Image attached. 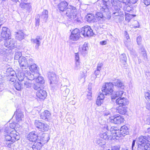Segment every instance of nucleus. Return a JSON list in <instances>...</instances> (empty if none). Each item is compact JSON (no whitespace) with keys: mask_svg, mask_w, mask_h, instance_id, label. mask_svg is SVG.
<instances>
[{"mask_svg":"<svg viewBox=\"0 0 150 150\" xmlns=\"http://www.w3.org/2000/svg\"><path fill=\"white\" fill-rule=\"evenodd\" d=\"M19 133L15 130H13L11 132L9 135L5 137V146L9 148L13 146V143L20 139Z\"/></svg>","mask_w":150,"mask_h":150,"instance_id":"f257e3e1","label":"nucleus"},{"mask_svg":"<svg viewBox=\"0 0 150 150\" xmlns=\"http://www.w3.org/2000/svg\"><path fill=\"white\" fill-rule=\"evenodd\" d=\"M18 61L21 68L23 70L26 69L30 67V64H32L33 59L30 58L28 60L25 57L22 56Z\"/></svg>","mask_w":150,"mask_h":150,"instance_id":"f03ea898","label":"nucleus"},{"mask_svg":"<svg viewBox=\"0 0 150 150\" xmlns=\"http://www.w3.org/2000/svg\"><path fill=\"white\" fill-rule=\"evenodd\" d=\"M65 13L69 19H73L76 17L77 11L75 7L69 5L66 9V12Z\"/></svg>","mask_w":150,"mask_h":150,"instance_id":"7ed1b4c3","label":"nucleus"},{"mask_svg":"<svg viewBox=\"0 0 150 150\" xmlns=\"http://www.w3.org/2000/svg\"><path fill=\"white\" fill-rule=\"evenodd\" d=\"M47 77L50 81V84L51 86L54 87L56 86L58 83L59 77L53 72H49L47 74Z\"/></svg>","mask_w":150,"mask_h":150,"instance_id":"20e7f679","label":"nucleus"},{"mask_svg":"<svg viewBox=\"0 0 150 150\" xmlns=\"http://www.w3.org/2000/svg\"><path fill=\"white\" fill-rule=\"evenodd\" d=\"M113 84L111 83H106L101 88L103 93L106 95H111L113 92Z\"/></svg>","mask_w":150,"mask_h":150,"instance_id":"39448f33","label":"nucleus"},{"mask_svg":"<svg viewBox=\"0 0 150 150\" xmlns=\"http://www.w3.org/2000/svg\"><path fill=\"white\" fill-rule=\"evenodd\" d=\"M121 5L117 4L115 6H112V16L115 19L116 18V17H119L123 15V11H121L120 9V7Z\"/></svg>","mask_w":150,"mask_h":150,"instance_id":"423d86ee","label":"nucleus"},{"mask_svg":"<svg viewBox=\"0 0 150 150\" xmlns=\"http://www.w3.org/2000/svg\"><path fill=\"white\" fill-rule=\"evenodd\" d=\"M108 120L110 122L115 124H120L124 121V119L123 117L118 115L111 116Z\"/></svg>","mask_w":150,"mask_h":150,"instance_id":"0eeeda50","label":"nucleus"},{"mask_svg":"<svg viewBox=\"0 0 150 150\" xmlns=\"http://www.w3.org/2000/svg\"><path fill=\"white\" fill-rule=\"evenodd\" d=\"M138 146H145L148 142H150V137L142 136L139 137L137 139Z\"/></svg>","mask_w":150,"mask_h":150,"instance_id":"6e6552de","label":"nucleus"},{"mask_svg":"<svg viewBox=\"0 0 150 150\" xmlns=\"http://www.w3.org/2000/svg\"><path fill=\"white\" fill-rule=\"evenodd\" d=\"M34 124L35 126L40 131L42 132L46 131L49 129V127L47 124L41 122L39 120H35Z\"/></svg>","mask_w":150,"mask_h":150,"instance_id":"1a4fd4ad","label":"nucleus"},{"mask_svg":"<svg viewBox=\"0 0 150 150\" xmlns=\"http://www.w3.org/2000/svg\"><path fill=\"white\" fill-rule=\"evenodd\" d=\"M81 34L83 35L85 37H88L92 36L94 33L92 30L89 26H86L81 28Z\"/></svg>","mask_w":150,"mask_h":150,"instance_id":"9d476101","label":"nucleus"},{"mask_svg":"<svg viewBox=\"0 0 150 150\" xmlns=\"http://www.w3.org/2000/svg\"><path fill=\"white\" fill-rule=\"evenodd\" d=\"M108 1V0H100L98 3L100 7V11L107 14L109 13V10L107 6Z\"/></svg>","mask_w":150,"mask_h":150,"instance_id":"9b49d317","label":"nucleus"},{"mask_svg":"<svg viewBox=\"0 0 150 150\" xmlns=\"http://www.w3.org/2000/svg\"><path fill=\"white\" fill-rule=\"evenodd\" d=\"M1 36L4 40H7V39H10L11 33L10 30L6 27H3L1 31Z\"/></svg>","mask_w":150,"mask_h":150,"instance_id":"f8f14e48","label":"nucleus"},{"mask_svg":"<svg viewBox=\"0 0 150 150\" xmlns=\"http://www.w3.org/2000/svg\"><path fill=\"white\" fill-rule=\"evenodd\" d=\"M80 34L81 32H79V30L78 28H76L71 32L70 36V39L72 40L77 41L81 37Z\"/></svg>","mask_w":150,"mask_h":150,"instance_id":"ddd939ff","label":"nucleus"},{"mask_svg":"<svg viewBox=\"0 0 150 150\" xmlns=\"http://www.w3.org/2000/svg\"><path fill=\"white\" fill-rule=\"evenodd\" d=\"M116 104L119 106H123L128 105L129 103L128 100L125 98H119L116 100Z\"/></svg>","mask_w":150,"mask_h":150,"instance_id":"4468645a","label":"nucleus"},{"mask_svg":"<svg viewBox=\"0 0 150 150\" xmlns=\"http://www.w3.org/2000/svg\"><path fill=\"white\" fill-rule=\"evenodd\" d=\"M26 73L25 74V79H28V80H34L35 77L38 76L39 75H38L36 74V73L32 72V73H31L29 71L26 70Z\"/></svg>","mask_w":150,"mask_h":150,"instance_id":"2eb2a0df","label":"nucleus"},{"mask_svg":"<svg viewBox=\"0 0 150 150\" xmlns=\"http://www.w3.org/2000/svg\"><path fill=\"white\" fill-rule=\"evenodd\" d=\"M15 41L13 39L8 40L5 42L4 46L8 48L13 49L16 47Z\"/></svg>","mask_w":150,"mask_h":150,"instance_id":"dca6fc26","label":"nucleus"},{"mask_svg":"<svg viewBox=\"0 0 150 150\" xmlns=\"http://www.w3.org/2000/svg\"><path fill=\"white\" fill-rule=\"evenodd\" d=\"M40 117L42 119L48 121L50 119L51 114L49 111L45 110L41 113Z\"/></svg>","mask_w":150,"mask_h":150,"instance_id":"f3484780","label":"nucleus"},{"mask_svg":"<svg viewBox=\"0 0 150 150\" xmlns=\"http://www.w3.org/2000/svg\"><path fill=\"white\" fill-rule=\"evenodd\" d=\"M38 138L37 133L35 132H32L29 133L28 136V139L30 141L35 142Z\"/></svg>","mask_w":150,"mask_h":150,"instance_id":"a211bd4d","label":"nucleus"},{"mask_svg":"<svg viewBox=\"0 0 150 150\" xmlns=\"http://www.w3.org/2000/svg\"><path fill=\"white\" fill-rule=\"evenodd\" d=\"M16 115V120L17 122H19L22 121L24 117V115L23 113L21 110H17L15 112Z\"/></svg>","mask_w":150,"mask_h":150,"instance_id":"6ab92c4d","label":"nucleus"},{"mask_svg":"<svg viewBox=\"0 0 150 150\" xmlns=\"http://www.w3.org/2000/svg\"><path fill=\"white\" fill-rule=\"evenodd\" d=\"M68 6V3L65 1H62L58 5V8L61 11L66 12L67 7Z\"/></svg>","mask_w":150,"mask_h":150,"instance_id":"aec40b11","label":"nucleus"},{"mask_svg":"<svg viewBox=\"0 0 150 150\" xmlns=\"http://www.w3.org/2000/svg\"><path fill=\"white\" fill-rule=\"evenodd\" d=\"M36 95L40 99L44 100L46 96L47 93L45 91L41 90L36 92Z\"/></svg>","mask_w":150,"mask_h":150,"instance_id":"412c9836","label":"nucleus"},{"mask_svg":"<svg viewBox=\"0 0 150 150\" xmlns=\"http://www.w3.org/2000/svg\"><path fill=\"white\" fill-rule=\"evenodd\" d=\"M42 146L41 143L39 140L35 142L32 147L30 148V150H40Z\"/></svg>","mask_w":150,"mask_h":150,"instance_id":"4be33fe9","label":"nucleus"},{"mask_svg":"<svg viewBox=\"0 0 150 150\" xmlns=\"http://www.w3.org/2000/svg\"><path fill=\"white\" fill-rule=\"evenodd\" d=\"M127 111L126 107H122V106H119L116 108V112L121 115L125 114Z\"/></svg>","mask_w":150,"mask_h":150,"instance_id":"5701e85b","label":"nucleus"},{"mask_svg":"<svg viewBox=\"0 0 150 150\" xmlns=\"http://www.w3.org/2000/svg\"><path fill=\"white\" fill-rule=\"evenodd\" d=\"M86 19L89 23H94L96 21V19L94 15L92 13H89L87 15Z\"/></svg>","mask_w":150,"mask_h":150,"instance_id":"b1692460","label":"nucleus"},{"mask_svg":"<svg viewBox=\"0 0 150 150\" xmlns=\"http://www.w3.org/2000/svg\"><path fill=\"white\" fill-rule=\"evenodd\" d=\"M48 11L47 10H44L42 12L40 16L42 21L46 22L48 18Z\"/></svg>","mask_w":150,"mask_h":150,"instance_id":"393cba45","label":"nucleus"},{"mask_svg":"<svg viewBox=\"0 0 150 150\" xmlns=\"http://www.w3.org/2000/svg\"><path fill=\"white\" fill-rule=\"evenodd\" d=\"M30 67L29 68L30 70L32 72L36 73V74L39 75V73L38 72L39 68L38 67V66L35 64H30Z\"/></svg>","mask_w":150,"mask_h":150,"instance_id":"a878e982","label":"nucleus"},{"mask_svg":"<svg viewBox=\"0 0 150 150\" xmlns=\"http://www.w3.org/2000/svg\"><path fill=\"white\" fill-rule=\"evenodd\" d=\"M88 49V44L85 43L81 48H80V51L81 53L84 55L87 53V51Z\"/></svg>","mask_w":150,"mask_h":150,"instance_id":"bb28decb","label":"nucleus"},{"mask_svg":"<svg viewBox=\"0 0 150 150\" xmlns=\"http://www.w3.org/2000/svg\"><path fill=\"white\" fill-rule=\"evenodd\" d=\"M19 6L21 8L27 10H30L32 8V6L30 3L21 2Z\"/></svg>","mask_w":150,"mask_h":150,"instance_id":"cd10ccee","label":"nucleus"},{"mask_svg":"<svg viewBox=\"0 0 150 150\" xmlns=\"http://www.w3.org/2000/svg\"><path fill=\"white\" fill-rule=\"evenodd\" d=\"M16 39L21 40L24 38V34L22 30H19L16 33Z\"/></svg>","mask_w":150,"mask_h":150,"instance_id":"c85d7f7f","label":"nucleus"},{"mask_svg":"<svg viewBox=\"0 0 150 150\" xmlns=\"http://www.w3.org/2000/svg\"><path fill=\"white\" fill-rule=\"evenodd\" d=\"M42 40V39L40 36H37L35 39H31V41L33 43L36 44V47H38L40 45L41 42L40 41Z\"/></svg>","mask_w":150,"mask_h":150,"instance_id":"c756f323","label":"nucleus"},{"mask_svg":"<svg viewBox=\"0 0 150 150\" xmlns=\"http://www.w3.org/2000/svg\"><path fill=\"white\" fill-rule=\"evenodd\" d=\"M128 130V127L125 125L122 126L120 129V130L122 135L125 136L127 134L129 133Z\"/></svg>","mask_w":150,"mask_h":150,"instance_id":"7c9ffc66","label":"nucleus"},{"mask_svg":"<svg viewBox=\"0 0 150 150\" xmlns=\"http://www.w3.org/2000/svg\"><path fill=\"white\" fill-rule=\"evenodd\" d=\"M115 86L120 87L121 89H123L125 88V86L122 81L119 80H115L114 82Z\"/></svg>","mask_w":150,"mask_h":150,"instance_id":"2f4dec72","label":"nucleus"},{"mask_svg":"<svg viewBox=\"0 0 150 150\" xmlns=\"http://www.w3.org/2000/svg\"><path fill=\"white\" fill-rule=\"evenodd\" d=\"M123 93V91H119L116 92L114 93L113 95L112 96V99H115L117 97H119L122 96V95Z\"/></svg>","mask_w":150,"mask_h":150,"instance_id":"473e14b6","label":"nucleus"},{"mask_svg":"<svg viewBox=\"0 0 150 150\" xmlns=\"http://www.w3.org/2000/svg\"><path fill=\"white\" fill-rule=\"evenodd\" d=\"M112 133L113 136H115L116 137L118 138L121 137L122 135L120 130L119 129H114L113 131H112Z\"/></svg>","mask_w":150,"mask_h":150,"instance_id":"72a5a7b5","label":"nucleus"},{"mask_svg":"<svg viewBox=\"0 0 150 150\" xmlns=\"http://www.w3.org/2000/svg\"><path fill=\"white\" fill-rule=\"evenodd\" d=\"M26 70L20 72L18 76V78L20 81H22L24 79L25 77Z\"/></svg>","mask_w":150,"mask_h":150,"instance_id":"f704fd0d","label":"nucleus"},{"mask_svg":"<svg viewBox=\"0 0 150 150\" xmlns=\"http://www.w3.org/2000/svg\"><path fill=\"white\" fill-rule=\"evenodd\" d=\"M39 75L40 74H39V76L35 77V79L34 81H35L36 83H37L43 84L45 82L43 78L41 76H40Z\"/></svg>","mask_w":150,"mask_h":150,"instance_id":"c9c22d12","label":"nucleus"},{"mask_svg":"<svg viewBox=\"0 0 150 150\" xmlns=\"http://www.w3.org/2000/svg\"><path fill=\"white\" fill-rule=\"evenodd\" d=\"M26 79L22 83H20L22 86H23L24 88H30L32 85V84L28 81H25Z\"/></svg>","mask_w":150,"mask_h":150,"instance_id":"e433bc0d","label":"nucleus"},{"mask_svg":"<svg viewBox=\"0 0 150 150\" xmlns=\"http://www.w3.org/2000/svg\"><path fill=\"white\" fill-rule=\"evenodd\" d=\"M100 138H103L105 140H108L109 139H111V136L110 135H109L107 133L105 132L100 134Z\"/></svg>","mask_w":150,"mask_h":150,"instance_id":"4c0bfd02","label":"nucleus"},{"mask_svg":"<svg viewBox=\"0 0 150 150\" xmlns=\"http://www.w3.org/2000/svg\"><path fill=\"white\" fill-rule=\"evenodd\" d=\"M135 16V15L130 14L129 13H125V20L128 22H129L131 19Z\"/></svg>","mask_w":150,"mask_h":150,"instance_id":"58836bf2","label":"nucleus"},{"mask_svg":"<svg viewBox=\"0 0 150 150\" xmlns=\"http://www.w3.org/2000/svg\"><path fill=\"white\" fill-rule=\"evenodd\" d=\"M22 54L21 52H17L15 53L14 59L18 60L20 59L21 57H22Z\"/></svg>","mask_w":150,"mask_h":150,"instance_id":"ea45409f","label":"nucleus"},{"mask_svg":"<svg viewBox=\"0 0 150 150\" xmlns=\"http://www.w3.org/2000/svg\"><path fill=\"white\" fill-rule=\"evenodd\" d=\"M96 143L100 145L101 147H102L105 144V142H103V140L100 138L98 139L96 141Z\"/></svg>","mask_w":150,"mask_h":150,"instance_id":"a19ab883","label":"nucleus"},{"mask_svg":"<svg viewBox=\"0 0 150 150\" xmlns=\"http://www.w3.org/2000/svg\"><path fill=\"white\" fill-rule=\"evenodd\" d=\"M81 68V63L80 61L75 62L74 67V69L75 70H79Z\"/></svg>","mask_w":150,"mask_h":150,"instance_id":"79ce46f5","label":"nucleus"},{"mask_svg":"<svg viewBox=\"0 0 150 150\" xmlns=\"http://www.w3.org/2000/svg\"><path fill=\"white\" fill-rule=\"evenodd\" d=\"M7 50L3 46L0 47V55L3 56L6 54Z\"/></svg>","mask_w":150,"mask_h":150,"instance_id":"37998d69","label":"nucleus"},{"mask_svg":"<svg viewBox=\"0 0 150 150\" xmlns=\"http://www.w3.org/2000/svg\"><path fill=\"white\" fill-rule=\"evenodd\" d=\"M120 61L122 62H126L127 61L126 55L125 54H122L120 56Z\"/></svg>","mask_w":150,"mask_h":150,"instance_id":"c03bdc74","label":"nucleus"},{"mask_svg":"<svg viewBox=\"0 0 150 150\" xmlns=\"http://www.w3.org/2000/svg\"><path fill=\"white\" fill-rule=\"evenodd\" d=\"M14 88L18 91H20L21 88V86L20 83L16 82L14 84Z\"/></svg>","mask_w":150,"mask_h":150,"instance_id":"a18cd8bd","label":"nucleus"},{"mask_svg":"<svg viewBox=\"0 0 150 150\" xmlns=\"http://www.w3.org/2000/svg\"><path fill=\"white\" fill-rule=\"evenodd\" d=\"M96 17L98 20H99L103 18V15L101 12H97L96 14Z\"/></svg>","mask_w":150,"mask_h":150,"instance_id":"49530a36","label":"nucleus"},{"mask_svg":"<svg viewBox=\"0 0 150 150\" xmlns=\"http://www.w3.org/2000/svg\"><path fill=\"white\" fill-rule=\"evenodd\" d=\"M41 85L40 84H37V83H36V84H34L33 86V88H34L35 90H36L38 91H39L41 90V89L40 88Z\"/></svg>","mask_w":150,"mask_h":150,"instance_id":"de8ad7c7","label":"nucleus"},{"mask_svg":"<svg viewBox=\"0 0 150 150\" xmlns=\"http://www.w3.org/2000/svg\"><path fill=\"white\" fill-rule=\"evenodd\" d=\"M9 126L11 129H14L15 130V128H16L18 127V124L16 122H13L10 123Z\"/></svg>","mask_w":150,"mask_h":150,"instance_id":"09e8293b","label":"nucleus"},{"mask_svg":"<svg viewBox=\"0 0 150 150\" xmlns=\"http://www.w3.org/2000/svg\"><path fill=\"white\" fill-rule=\"evenodd\" d=\"M144 94L145 99L148 101H150V91L145 92Z\"/></svg>","mask_w":150,"mask_h":150,"instance_id":"8fccbe9b","label":"nucleus"},{"mask_svg":"<svg viewBox=\"0 0 150 150\" xmlns=\"http://www.w3.org/2000/svg\"><path fill=\"white\" fill-rule=\"evenodd\" d=\"M111 1L112 6H115L116 4L117 5L120 4V1L119 0H111Z\"/></svg>","mask_w":150,"mask_h":150,"instance_id":"3c124183","label":"nucleus"},{"mask_svg":"<svg viewBox=\"0 0 150 150\" xmlns=\"http://www.w3.org/2000/svg\"><path fill=\"white\" fill-rule=\"evenodd\" d=\"M100 70L96 69V70L95 71L94 74L96 76V78L99 77L100 76Z\"/></svg>","mask_w":150,"mask_h":150,"instance_id":"603ef678","label":"nucleus"},{"mask_svg":"<svg viewBox=\"0 0 150 150\" xmlns=\"http://www.w3.org/2000/svg\"><path fill=\"white\" fill-rule=\"evenodd\" d=\"M126 38L127 40L124 42V43L126 46L127 47H128L129 46H130V45L131 44V43L130 42V39L129 38V37H128V38Z\"/></svg>","mask_w":150,"mask_h":150,"instance_id":"864d4df0","label":"nucleus"},{"mask_svg":"<svg viewBox=\"0 0 150 150\" xmlns=\"http://www.w3.org/2000/svg\"><path fill=\"white\" fill-rule=\"evenodd\" d=\"M106 95L105 94L103 93V92L102 91V93H100L99 96H98L97 98H99V99H102L103 100V99H104V95Z\"/></svg>","mask_w":150,"mask_h":150,"instance_id":"5fc2aeb1","label":"nucleus"},{"mask_svg":"<svg viewBox=\"0 0 150 150\" xmlns=\"http://www.w3.org/2000/svg\"><path fill=\"white\" fill-rule=\"evenodd\" d=\"M103 100L102 99H100L99 98H97L96 101V104L98 106H100L101 104L103 103Z\"/></svg>","mask_w":150,"mask_h":150,"instance_id":"6e6d98bb","label":"nucleus"},{"mask_svg":"<svg viewBox=\"0 0 150 150\" xmlns=\"http://www.w3.org/2000/svg\"><path fill=\"white\" fill-rule=\"evenodd\" d=\"M75 62L80 61L79 55L78 53H75Z\"/></svg>","mask_w":150,"mask_h":150,"instance_id":"4d7b16f0","label":"nucleus"},{"mask_svg":"<svg viewBox=\"0 0 150 150\" xmlns=\"http://www.w3.org/2000/svg\"><path fill=\"white\" fill-rule=\"evenodd\" d=\"M42 137H45L46 138H47V139H45L46 138H44V139H42L44 141V142L45 143H46V142H47L48 141V140L50 139V138L48 137V136H45V134H43L42 135Z\"/></svg>","mask_w":150,"mask_h":150,"instance_id":"13d9d810","label":"nucleus"},{"mask_svg":"<svg viewBox=\"0 0 150 150\" xmlns=\"http://www.w3.org/2000/svg\"><path fill=\"white\" fill-rule=\"evenodd\" d=\"M111 150H120V146H112Z\"/></svg>","mask_w":150,"mask_h":150,"instance_id":"bf43d9fd","label":"nucleus"},{"mask_svg":"<svg viewBox=\"0 0 150 150\" xmlns=\"http://www.w3.org/2000/svg\"><path fill=\"white\" fill-rule=\"evenodd\" d=\"M103 64L102 63L99 62L97 65L96 69L98 70H101L102 67L103 66Z\"/></svg>","mask_w":150,"mask_h":150,"instance_id":"052dcab7","label":"nucleus"},{"mask_svg":"<svg viewBox=\"0 0 150 150\" xmlns=\"http://www.w3.org/2000/svg\"><path fill=\"white\" fill-rule=\"evenodd\" d=\"M142 40L141 37L140 36H138L137 38V42L138 45L140 44Z\"/></svg>","mask_w":150,"mask_h":150,"instance_id":"680f3d73","label":"nucleus"},{"mask_svg":"<svg viewBox=\"0 0 150 150\" xmlns=\"http://www.w3.org/2000/svg\"><path fill=\"white\" fill-rule=\"evenodd\" d=\"M135 142L136 140H134L132 141V150H134L136 149V147L134 146Z\"/></svg>","mask_w":150,"mask_h":150,"instance_id":"e2e57ef3","label":"nucleus"},{"mask_svg":"<svg viewBox=\"0 0 150 150\" xmlns=\"http://www.w3.org/2000/svg\"><path fill=\"white\" fill-rule=\"evenodd\" d=\"M144 4L146 5H149L150 4V0H143Z\"/></svg>","mask_w":150,"mask_h":150,"instance_id":"0e129e2a","label":"nucleus"},{"mask_svg":"<svg viewBox=\"0 0 150 150\" xmlns=\"http://www.w3.org/2000/svg\"><path fill=\"white\" fill-rule=\"evenodd\" d=\"M142 56L143 57V59L145 61L148 60L147 56L146 53L144 54H143L142 55Z\"/></svg>","mask_w":150,"mask_h":150,"instance_id":"69168bd1","label":"nucleus"},{"mask_svg":"<svg viewBox=\"0 0 150 150\" xmlns=\"http://www.w3.org/2000/svg\"><path fill=\"white\" fill-rule=\"evenodd\" d=\"M145 146H138L137 150H146Z\"/></svg>","mask_w":150,"mask_h":150,"instance_id":"338daca9","label":"nucleus"},{"mask_svg":"<svg viewBox=\"0 0 150 150\" xmlns=\"http://www.w3.org/2000/svg\"><path fill=\"white\" fill-rule=\"evenodd\" d=\"M145 147L146 150H150V143L147 144Z\"/></svg>","mask_w":150,"mask_h":150,"instance_id":"774afa93","label":"nucleus"}]
</instances>
